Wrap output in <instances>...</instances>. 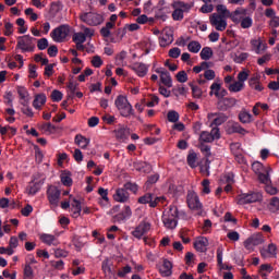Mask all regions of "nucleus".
Returning <instances> with one entry per match:
<instances>
[{
    "mask_svg": "<svg viewBox=\"0 0 279 279\" xmlns=\"http://www.w3.org/2000/svg\"><path fill=\"white\" fill-rule=\"evenodd\" d=\"M243 88H245V83H241L239 81L229 85L230 93H241Z\"/></svg>",
    "mask_w": 279,
    "mask_h": 279,
    "instance_id": "nucleus-35",
    "label": "nucleus"
},
{
    "mask_svg": "<svg viewBox=\"0 0 279 279\" xmlns=\"http://www.w3.org/2000/svg\"><path fill=\"white\" fill-rule=\"evenodd\" d=\"M60 195H62V192L58 189V186L50 185L48 187L47 196L51 206H58V204H60Z\"/></svg>",
    "mask_w": 279,
    "mask_h": 279,
    "instance_id": "nucleus-10",
    "label": "nucleus"
},
{
    "mask_svg": "<svg viewBox=\"0 0 279 279\" xmlns=\"http://www.w3.org/2000/svg\"><path fill=\"white\" fill-rule=\"evenodd\" d=\"M133 71L136 72L138 77H145L147 75V71H149V68L145 63H135L133 65Z\"/></svg>",
    "mask_w": 279,
    "mask_h": 279,
    "instance_id": "nucleus-25",
    "label": "nucleus"
},
{
    "mask_svg": "<svg viewBox=\"0 0 279 279\" xmlns=\"http://www.w3.org/2000/svg\"><path fill=\"white\" fill-rule=\"evenodd\" d=\"M71 33V28L66 24H62L56 27L51 33L50 36L54 43H64Z\"/></svg>",
    "mask_w": 279,
    "mask_h": 279,
    "instance_id": "nucleus-7",
    "label": "nucleus"
},
{
    "mask_svg": "<svg viewBox=\"0 0 279 279\" xmlns=\"http://www.w3.org/2000/svg\"><path fill=\"white\" fill-rule=\"evenodd\" d=\"M236 98H223L220 104L225 106V108H233V106H236Z\"/></svg>",
    "mask_w": 279,
    "mask_h": 279,
    "instance_id": "nucleus-47",
    "label": "nucleus"
},
{
    "mask_svg": "<svg viewBox=\"0 0 279 279\" xmlns=\"http://www.w3.org/2000/svg\"><path fill=\"white\" fill-rule=\"evenodd\" d=\"M74 141H75L76 145H78V147H81V149H86V147H88V145H90V138H86L82 134H77L75 136Z\"/></svg>",
    "mask_w": 279,
    "mask_h": 279,
    "instance_id": "nucleus-27",
    "label": "nucleus"
},
{
    "mask_svg": "<svg viewBox=\"0 0 279 279\" xmlns=\"http://www.w3.org/2000/svg\"><path fill=\"white\" fill-rule=\"evenodd\" d=\"M154 202L150 204L151 208H156L158 206V204H165V202L167 201V197L165 196H158L156 194H154Z\"/></svg>",
    "mask_w": 279,
    "mask_h": 279,
    "instance_id": "nucleus-49",
    "label": "nucleus"
},
{
    "mask_svg": "<svg viewBox=\"0 0 279 279\" xmlns=\"http://www.w3.org/2000/svg\"><path fill=\"white\" fill-rule=\"evenodd\" d=\"M172 8H178L179 10H183V12H190L193 4H189L184 1H174Z\"/></svg>",
    "mask_w": 279,
    "mask_h": 279,
    "instance_id": "nucleus-32",
    "label": "nucleus"
},
{
    "mask_svg": "<svg viewBox=\"0 0 279 279\" xmlns=\"http://www.w3.org/2000/svg\"><path fill=\"white\" fill-rule=\"evenodd\" d=\"M41 130L44 132H49V134H53L57 130L56 125L51 124L50 122L43 124Z\"/></svg>",
    "mask_w": 279,
    "mask_h": 279,
    "instance_id": "nucleus-58",
    "label": "nucleus"
},
{
    "mask_svg": "<svg viewBox=\"0 0 279 279\" xmlns=\"http://www.w3.org/2000/svg\"><path fill=\"white\" fill-rule=\"evenodd\" d=\"M167 118L170 123H178L180 121V113L172 110L168 112Z\"/></svg>",
    "mask_w": 279,
    "mask_h": 279,
    "instance_id": "nucleus-43",
    "label": "nucleus"
},
{
    "mask_svg": "<svg viewBox=\"0 0 279 279\" xmlns=\"http://www.w3.org/2000/svg\"><path fill=\"white\" fill-rule=\"evenodd\" d=\"M73 158L75 162L80 163L82 160H84V154H82V150L80 148H76L73 154Z\"/></svg>",
    "mask_w": 279,
    "mask_h": 279,
    "instance_id": "nucleus-62",
    "label": "nucleus"
},
{
    "mask_svg": "<svg viewBox=\"0 0 279 279\" xmlns=\"http://www.w3.org/2000/svg\"><path fill=\"white\" fill-rule=\"evenodd\" d=\"M173 43V31H165L159 37V47H169Z\"/></svg>",
    "mask_w": 279,
    "mask_h": 279,
    "instance_id": "nucleus-18",
    "label": "nucleus"
},
{
    "mask_svg": "<svg viewBox=\"0 0 279 279\" xmlns=\"http://www.w3.org/2000/svg\"><path fill=\"white\" fill-rule=\"evenodd\" d=\"M114 202H120V204H125L130 199V192H126L124 187H119L113 194Z\"/></svg>",
    "mask_w": 279,
    "mask_h": 279,
    "instance_id": "nucleus-19",
    "label": "nucleus"
},
{
    "mask_svg": "<svg viewBox=\"0 0 279 279\" xmlns=\"http://www.w3.org/2000/svg\"><path fill=\"white\" fill-rule=\"evenodd\" d=\"M72 40L73 43H86V35L84 33H75Z\"/></svg>",
    "mask_w": 279,
    "mask_h": 279,
    "instance_id": "nucleus-56",
    "label": "nucleus"
},
{
    "mask_svg": "<svg viewBox=\"0 0 279 279\" xmlns=\"http://www.w3.org/2000/svg\"><path fill=\"white\" fill-rule=\"evenodd\" d=\"M265 242V239L263 238V233H256L250 236L245 242H244V247L246 250H250L252 245H262V243Z\"/></svg>",
    "mask_w": 279,
    "mask_h": 279,
    "instance_id": "nucleus-16",
    "label": "nucleus"
},
{
    "mask_svg": "<svg viewBox=\"0 0 279 279\" xmlns=\"http://www.w3.org/2000/svg\"><path fill=\"white\" fill-rule=\"evenodd\" d=\"M158 180H160V174L156 173V174L149 175L145 183L146 191H149V189H151V185L156 184Z\"/></svg>",
    "mask_w": 279,
    "mask_h": 279,
    "instance_id": "nucleus-34",
    "label": "nucleus"
},
{
    "mask_svg": "<svg viewBox=\"0 0 279 279\" xmlns=\"http://www.w3.org/2000/svg\"><path fill=\"white\" fill-rule=\"evenodd\" d=\"M172 269H173V264L169 259H163V264L159 269V274L163 278H169V276L173 274Z\"/></svg>",
    "mask_w": 279,
    "mask_h": 279,
    "instance_id": "nucleus-21",
    "label": "nucleus"
},
{
    "mask_svg": "<svg viewBox=\"0 0 279 279\" xmlns=\"http://www.w3.org/2000/svg\"><path fill=\"white\" fill-rule=\"evenodd\" d=\"M151 203H154V193L151 192L145 193L137 199V204H148L149 208H151Z\"/></svg>",
    "mask_w": 279,
    "mask_h": 279,
    "instance_id": "nucleus-28",
    "label": "nucleus"
},
{
    "mask_svg": "<svg viewBox=\"0 0 279 279\" xmlns=\"http://www.w3.org/2000/svg\"><path fill=\"white\" fill-rule=\"evenodd\" d=\"M199 149H201L202 154H204V156H205L206 158H210L211 153H210V146H209V145H206V144H204V143H201Z\"/></svg>",
    "mask_w": 279,
    "mask_h": 279,
    "instance_id": "nucleus-54",
    "label": "nucleus"
},
{
    "mask_svg": "<svg viewBox=\"0 0 279 279\" xmlns=\"http://www.w3.org/2000/svg\"><path fill=\"white\" fill-rule=\"evenodd\" d=\"M49 47V40L47 38H41L37 40V48L39 51H45Z\"/></svg>",
    "mask_w": 279,
    "mask_h": 279,
    "instance_id": "nucleus-51",
    "label": "nucleus"
},
{
    "mask_svg": "<svg viewBox=\"0 0 279 279\" xmlns=\"http://www.w3.org/2000/svg\"><path fill=\"white\" fill-rule=\"evenodd\" d=\"M16 25H19V34H26L27 33V26H25V19L19 17L16 20Z\"/></svg>",
    "mask_w": 279,
    "mask_h": 279,
    "instance_id": "nucleus-48",
    "label": "nucleus"
},
{
    "mask_svg": "<svg viewBox=\"0 0 279 279\" xmlns=\"http://www.w3.org/2000/svg\"><path fill=\"white\" fill-rule=\"evenodd\" d=\"M125 191H131V193H138V185L136 183L128 182L123 185Z\"/></svg>",
    "mask_w": 279,
    "mask_h": 279,
    "instance_id": "nucleus-52",
    "label": "nucleus"
},
{
    "mask_svg": "<svg viewBox=\"0 0 279 279\" xmlns=\"http://www.w3.org/2000/svg\"><path fill=\"white\" fill-rule=\"evenodd\" d=\"M98 194L101 197L100 199H104V202H106V204H108V202H110V199L108 198V190H106L104 187H99Z\"/></svg>",
    "mask_w": 279,
    "mask_h": 279,
    "instance_id": "nucleus-63",
    "label": "nucleus"
},
{
    "mask_svg": "<svg viewBox=\"0 0 279 279\" xmlns=\"http://www.w3.org/2000/svg\"><path fill=\"white\" fill-rule=\"evenodd\" d=\"M259 199H263V194L260 192H251V193L240 194L238 203L241 205L254 204L256 202H259Z\"/></svg>",
    "mask_w": 279,
    "mask_h": 279,
    "instance_id": "nucleus-8",
    "label": "nucleus"
},
{
    "mask_svg": "<svg viewBox=\"0 0 279 279\" xmlns=\"http://www.w3.org/2000/svg\"><path fill=\"white\" fill-rule=\"evenodd\" d=\"M61 182L63 186H72L73 184V179L69 177V174H61Z\"/></svg>",
    "mask_w": 279,
    "mask_h": 279,
    "instance_id": "nucleus-59",
    "label": "nucleus"
},
{
    "mask_svg": "<svg viewBox=\"0 0 279 279\" xmlns=\"http://www.w3.org/2000/svg\"><path fill=\"white\" fill-rule=\"evenodd\" d=\"M138 171H142L143 173H150L151 172V165L147 163L146 161H141L137 163Z\"/></svg>",
    "mask_w": 279,
    "mask_h": 279,
    "instance_id": "nucleus-39",
    "label": "nucleus"
},
{
    "mask_svg": "<svg viewBox=\"0 0 279 279\" xmlns=\"http://www.w3.org/2000/svg\"><path fill=\"white\" fill-rule=\"evenodd\" d=\"M208 119H213L211 128L213 125L219 128V125H223V123L228 121V116H226V113H210L208 114Z\"/></svg>",
    "mask_w": 279,
    "mask_h": 279,
    "instance_id": "nucleus-17",
    "label": "nucleus"
},
{
    "mask_svg": "<svg viewBox=\"0 0 279 279\" xmlns=\"http://www.w3.org/2000/svg\"><path fill=\"white\" fill-rule=\"evenodd\" d=\"M66 87H68V89L70 90V93L72 95V96H69V97H73V95H75V92L77 90V83L70 80Z\"/></svg>",
    "mask_w": 279,
    "mask_h": 279,
    "instance_id": "nucleus-61",
    "label": "nucleus"
},
{
    "mask_svg": "<svg viewBox=\"0 0 279 279\" xmlns=\"http://www.w3.org/2000/svg\"><path fill=\"white\" fill-rule=\"evenodd\" d=\"M114 106L119 110L121 117L124 119H130L132 114H134V108L132 104L128 100V98L123 95H119L114 100Z\"/></svg>",
    "mask_w": 279,
    "mask_h": 279,
    "instance_id": "nucleus-3",
    "label": "nucleus"
},
{
    "mask_svg": "<svg viewBox=\"0 0 279 279\" xmlns=\"http://www.w3.org/2000/svg\"><path fill=\"white\" fill-rule=\"evenodd\" d=\"M130 217H132V208L130 207V205H125L124 209L121 213L116 214L112 217L113 223H123V221H128Z\"/></svg>",
    "mask_w": 279,
    "mask_h": 279,
    "instance_id": "nucleus-14",
    "label": "nucleus"
},
{
    "mask_svg": "<svg viewBox=\"0 0 279 279\" xmlns=\"http://www.w3.org/2000/svg\"><path fill=\"white\" fill-rule=\"evenodd\" d=\"M216 10L218 12L217 16H220L221 19H231L232 23H239V14H247V9H236L235 11L230 12L223 4H218Z\"/></svg>",
    "mask_w": 279,
    "mask_h": 279,
    "instance_id": "nucleus-4",
    "label": "nucleus"
},
{
    "mask_svg": "<svg viewBox=\"0 0 279 279\" xmlns=\"http://www.w3.org/2000/svg\"><path fill=\"white\" fill-rule=\"evenodd\" d=\"M199 141H202V143H213L214 137L210 132L203 131L199 135Z\"/></svg>",
    "mask_w": 279,
    "mask_h": 279,
    "instance_id": "nucleus-46",
    "label": "nucleus"
},
{
    "mask_svg": "<svg viewBox=\"0 0 279 279\" xmlns=\"http://www.w3.org/2000/svg\"><path fill=\"white\" fill-rule=\"evenodd\" d=\"M209 22L213 27H216L217 32H226V27H228L226 17H221V15H217V13L210 15Z\"/></svg>",
    "mask_w": 279,
    "mask_h": 279,
    "instance_id": "nucleus-9",
    "label": "nucleus"
},
{
    "mask_svg": "<svg viewBox=\"0 0 279 279\" xmlns=\"http://www.w3.org/2000/svg\"><path fill=\"white\" fill-rule=\"evenodd\" d=\"M116 23L107 22L106 26L100 29L102 38H110V29H114Z\"/></svg>",
    "mask_w": 279,
    "mask_h": 279,
    "instance_id": "nucleus-30",
    "label": "nucleus"
},
{
    "mask_svg": "<svg viewBox=\"0 0 279 279\" xmlns=\"http://www.w3.org/2000/svg\"><path fill=\"white\" fill-rule=\"evenodd\" d=\"M36 38L29 35H24L17 37L16 49H21L22 53H27L29 51H34L36 49Z\"/></svg>",
    "mask_w": 279,
    "mask_h": 279,
    "instance_id": "nucleus-5",
    "label": "nucleus"
},
{
    "mask_svg": "<svg viewBox=\"0 0 279 279\" xmlns=\"http://www.w3.org/2000/svg\"><path fill=\"white\" fill-rule=\"evenodd\" d=\"M246 14H239L238 19L239 22H233L235 23V25H241L242 29H250V27H252V25H254V20H252V16H246Z\"/></svg>",
    "mask_w": 279,
    "mask_h": 279,
    "instance_id": "nucleus-20",
    "label": "nucleus"
},
{
    "mask_svg": "<svg viewBox=\"0 0 279 279\" xmlns=\"http://www.w3.org/2000/svg\"><path fill=\"white\" fill-rule=\"evenodd\" d=\"M239 119L241 123H252V113L247 111H242L239 114Z\"/></svg>",
    "mask_w": 279,
    "mask_h": 279,
    "instance_id": "nucleus-42",
    "label": "nucleus"
},
{
    "mask_svg": "<svg viewBox=\"0 0 279 279\" xmlns=\"http://www.w3.org/2000/svg\"><path fill=\"white\" fill-rule=\"evenodd\" d=\"M51 267H53L54 269H58L59 271H62V269H64V260H53L51 262Z\"/></svg>",
    "mask_w": 279,
    "mask_h": 279,
    "instance_id": "nucleus-64",
    "label": "nucleus"
},
{
    "mask_svg": "<svg viewBox=\"0 0 279 279\" xmlns=\"http://www.w3.org/2000/svg\"><path fill=\"white\" fill-rule=\"evenodd\" d=\"M114 134L118 141H122V143H124V141H128V138H130V129L121 126L120 129L114 130Z\"/></svg>",
    "mask_w": 279,
    "mask_h": 279,
    "instance_id": "nucleus-23",
    "label": "nucleus"
},
{
    "mask_svg": "<svg viewBox=\"0 0 279 279\" xmlns=\"http://www.w3.org/2000/svg\"><path fill=\"white\" fill-rule=\"evenodd\" d=\"M148 230H151V225L149 222L142 221L133 231L132 235L135 239H143L147 234Z\"/></svg>",
    "mask_w": 279,
    "mask_h": 279,
    "instance_id": "nucleus-13",
    "label": "nucleus"
},
{
    "mask_svg": "<svg viewBox=\"0 0 279 279\" xmlns=\"http://www.w3.org/2000/svg\"><path fill=\"white\" fill-rule=\"evenodd\" d=\"M174 11L172 12V19L173 21H182L184 19V10L173 8Z\"/></svg>",
    "mask_w": 279,
    "mask_h": 279,
    "instance_id": "nucleus-45",
    "label": "nucleus"
},
{
    "mask_svg": "<svg viewBox=\"0 0 279 279\" xmlns=\"http://www.w3.org/2000/svg\"><path fill=\"white\" fill-rule=\"evenodd\" d=\"M187 165L191 169H195V167H197V154L192 151L187 155Z\"/></svg>",
    "mask_w": 279,
    "mask_h": 279,
    "instance_id": "nucleus-38",
    "label": "nucleus"
},
{
    "mask_svg": "<svg viewBox=\"0 0 279 279\" xmlns=\"http://www.w3.org/2000/svg\"><path fill=\"white\" fill-rule=\"evenodd\" d=\"M34 278V269H32V266L27 264L24 267V279H32Z\"/></svg>",
    "mask_w": 279,
    "mask_h": 279,
    "instance_id": "nucleus-55",
    "label": "nucleus"
},
{
    "mask_svg": "<svg viewBox=\"0 0 279 279\" xmlns=\"http://www.w3.org/2000/svg\"><path fill=\"white\" fill-rule=\"evenodd\" d=\"M206 247H208L207 238H201L198 241L194 242V248L196 252L204 253L206 252Z\"/></svg>",
    "mask_w": 279,
    "mask_h": 279,
    "instance_id": "nucleus-26",
    "label": "nucleus"
},
{
    "mask_svg": "<svg viewBox=\"0 0 279 279\" xmlns=\"http://www.w3.org/2000/svg\"><path fill=\"white\" fill-rule=\"evenodd\" d=\"M156 73H159L160 81L163 84V86H167V88H171L173 86V80L171 78V73L165 69H157Z\"/></svg>",
    "mask_w": 279,
    "mask_h": 279,
    "instance_id": "nucleus-15",
    "label": "nucleus"
},
{
    "mask_svg": "<svg viewBox=\"0 0 279 279\" xmlns=\"http://www.w3.org/2000/svg\"><path fill=\"white\" fill-rule=\"evenodd\" d=\"M187 206L191 210H202L199 196L195 192H189L186 197Z\"/></svg>",
    "mask_w": 279,
    "mask_h": 279,
    "instance_id": "nucleus-12",
    "label": "nucleus"
},
{
    "mask_svg": "<svg viewBox=\"0 0 279 279\" xmlns=\"http://www.w3.org/2000/svg\"><path fill=\"white\" fill-rule=\"evenodd\" d=\"M178 219H186V211L178 209L175 205H170L169 209L163 211L161 216V221L167 230H175Z\"/></svg>",
    "mask_w": 279,
    "mask_h": 279,
    "instance_id": "nucleus-1",
    "label": "nucleus"
},
{
    "mask_svg": "<svg viewBox=\"0 0 279 279\" xmlns=\"http://www.w3.org/2000/svg\"><path fill=\"white\" fill-rule=\"evenodd\" d=\"M202 186H203V193L205 195H209V193H210V180L204 179L203 182H202Z\"/></svg>",
    "mask_w": 279,
    "mask_h": 279,
    "instance_id": "nucleus-60",
    "label": "nucleus"
},
{
    "mask_svg": "<svg viewBox=\"0 0 279 279\" xmlns=\"http://www.w3.org/2000/svg\"><path fill=\"white\" fill-rule=\"evenodd\" d=\"M81 21L89 25L90 27H97V25H101L104 23V15L95 13V12H86L80 15Z\"/></svg>",
    "mask_w": 279,
    "mask_h": 279,
    "instance_id": "nucleus-6",
    "label": "nucleus"
},
{
    "mask_svg": "<svg viewBox=\"0 0 279 279\" xmlns=\"http://www.w3.org/2000/svg\"><path fill=\"white\" fill-rule=\"evenodd\" d=\"M252 170L257 175L260 184H271V178L269 177L271 167H265L260 161H255L252 163Z\"/></svg>",
    "mask_w": 279,
    "mask_h": 279,
    "instance_id": "nucleus-2",
    "label": "nucleus"
},
{
    "mask_svg": "<svg viewBox=\"0 0 279 279\" xmlns=\"http://www.w3.org/2000/svg\"><path fill=\"white\" fill-rule=\"evenodd\" d=\"M201 49H202V44H199V41L192 40L187 45V50L191 53H199Z\"/></svg>",
    "mask_w": 279,
    "mask_h": 279,
    "instance_id": "nucleus-33",
    "label": "nucleus"
},
{
    "mask_svg": "<svg viewBox=\"0 0 279 279\" xmlns=\"http://www.w3.org/2000/svg\"><path fill=\"white\" fill-rule=\"evenodd\" d=\"M248 86H251L254 90H257L258 93L263 92V89H264V87L260 84V81L257 76L250 78Z\"/></svg>",
    "mask_w": 279,
    "mask_h": 279,
    "instance_id": "nucleus-29",
    "label": "nucleus"
},
{
    "mask_svg": "<svg viewBox=\"0 0 279 279\" xmlns=\"http://www.w3.org/2000/svg\"><path fill=\"white\" fill-rule=\"evenodd\" d=\"M269 209L271 213H278L279 210V197H272L269 203Z\"/></svg>",
    "mask_w": 279,
    "mask_h": 279,
    "instance_id": "nucleus-44",
    "label": "nucleus"
},
{
    "mask_svg": "<svg viewBox=\"0 0 279 279\" xmlns=\"http://www.w3.org/2000/svg\"><path fill=\"white\" fill-rule=\"evenodd\" d=\"M44 184H45V179L36 180V178H33V180L26 186L25 191L27 195L34 196L36 195V193L40 192V189H43Z\"/></svg>",
    "mask_w": 279,
    "mask_h": 279,
    "instance_id": "nucleus-11",
    "label": "nucleus"
},
{
    "mask_svg": "<svg viewBox=\"0 0 279 279\" xmlns=\"http://www.w3.org/2000/svg\"><path fill=\"white\" fill-rule=\"evenodd\" d=\"M40 241L43 243H45L46 245H54V246L60 245L58 238H56V235L49 234V233H43L40 235Z\"/></svg>",
    "mask_w": 279,
    "mask_h": 279,
    "instance_id": "nucleus-22",
    "label": "nucleus"
},
{
    "mask_svg": "<svg viewBox=\"0 0 279 279\" xmlns=\"http://www.w3.org/2000/svg\"><path fill=\"white\" fill-rule=\"evenodd\" d=\"M177 81L180 82V84H184L189 82V74H186L185 71H180L177 75Z\"/></svg>",
    "mask_w": 279,
    "mask_h": 279,
    "instance_id": "nucleus-50",
    "label": "nucleus"
},
{
    "mask_svg": "<svg viewBox=\"0 0 279 279\" xmlns=\"http://www.w3.org/2000/svg\"><path fill=\"white\" fill-rule=\"evenodd\" d=\"M230 133L231 134H246L247 131L245 129H243V126H241V124L239 123H233L231 126H230Z\"/></svg>",
    "mask_w": 279,
    "mask_h": 279,
    "instance_id": "nucleus-36",
    "label": "nucleus"
},
{
    "mask_svg": "<svg viewBox=\"0 0 279 279\" xmlns=\"http://www.w3.org/2000/svg\"><path fill=\"white\" fill-rule=\"evenodd\" d=\"M45 104H47V95L37 94L33 100V108H35V110H40Z\"/></svg>",
    "mask_w": 279,
    "mask_h": 279,
    "instance_id": "nucleus-24",
    "label": "nucleus"
},
{
    "mask_svg": "<svg viewBox=\"0 0 279 279\" xmlns=\"http://www.w3.org/2000/svg\"><path fill=\"white\" fill-rule=\"evenodd\" d=\"M128 58V52L125 50H122L116 56V65L117 66H123V62Z\"/></svg>",
    "mask_w": 279,
    "mask_h": 279,
    "instance_id": "nucleus-40",
    "label": "nucleus"
},
{
    "mask_svg": "<svg viewBox=\"0 0 279 279\" xmlns=\"http://www.w3.org/2000/svg\"><path fill=\"white\" fill-rule=\"evenodd\" d=\"M62 97H63L62 92H60L58 89L52 90V93H51L52 101H54V102L62 101Z\"/></svg>",
    "mask_w": 279,
    "mask_h": 279,
    "instance_id": "nucleus-57",
    "label": "nucleus"
},
{
    "mask_svg": "<svg viewBox=\"0 0 279 279\" xmlns=\"http://www.w3.org/2000/svg\"><path fill=\"white\" fill-rule=\"evenodd\" d=\"M189 86L192 90V96L194 99H202V96L204 95V92L202 90V88H199V86L193 84V83H189Z\"/></svg>",
    "mask_w": 279,
    "mask_h": 279,
    "instance_id": "nucleus-31",
    "label": "nucleus"
},
{
    "mask_svg": "<svg viewBox=\"0 0 279 279\" xmlns=\"http://www.w3.org/2000/svg\"><path fill=\"white\" fill-rule=\"evenodd\" d=\"M101 269L105 274V276H110V274H113L114 270H112V267H110V262L108 259H105L101 264Z\"/></svg>",
    "mask_w": 279,
    "mask_h": 279,
    "instance_id": "nucleus-41",
    "label": "nucleus"
},
{
    "mask_svg": "<svg viewBox=\"0 0 279 279\" xmlns=\"http://www.w3.org/2000/svg\"><path fill=\"white\" fill-rule=\"evenodd\" d=\"M201 60H210L213 58V48L204 47L199 53Z\"/></svg>",
    "mask_w": 279,
    "mask_h": 279,
    "instance_id": "nucleus-37",
    "label": "nucleus"
},
{
    "mask_svg": "<svg viewBox=\"0 0 279 279\" xmlns=\"http://www.w3.org/2000/svg\"><path fill=\"white\" fill-rule=\"evenodd\" d=\"M92 65L95 69H100L104 65V60H101V57L99 56H94L92 59Z\"/></svg>",
    "mask_w": 279,
    "mask_h": 279,
    "instance_id": "nucleus-53",
    "label": "nucleus"
}]
</instances>
